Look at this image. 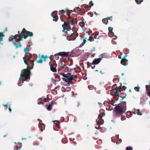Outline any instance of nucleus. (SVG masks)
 <instances>
[{
	"label": "nucleus",
	"instance_id": "nucleus-1",
	"mask_svg": "<svg viewBox=\"0 0 150 150\" xmlns=\"http://www.w3.org/2000/svg\"><path fill=\"white\" fill-rule=\"evenodd\" d=\"M30 70L31 69L27 67L26 69H23V73L21 74V76L22 77L21 80L22 81L24 82L30 78L31 74Z\"/></svg>",
	"mask_w": 150,
	"mask_h": 150
},
{
	"label": "nucleus",
	"instance_id": "nucleus-2",
	"mask_svg": "<svg viewBox=\"0 0 150 150\" xmlns=\"http://www.w3.org/2000/svg\"><path fill=\"white\" fill-rule=\"evenodd\" d=\"M73 19H72L70 16L68 17L66 19V21H64V24L62 25L63 28H66L67 30H69L71 29L70 25H73Z\"/></svg>",
	"mask_w": 150,
	"mask_h": 150
},
{
	"label": "nucleus",
	"instance_id": "nucleus-3",
	"mask_svg": "<svg viewBox=\"0 0 150 150\" xmlns=\"http://www.w3.org/2000/svg\"><path fill=\"white\" fill-rule=\"evenodd\" d=\"M77 76L76 75H72L71 73H67V76L66 78L63 79V80L66 82L69 83L71 84H74L75 82L72 81H74V79L75 78H76Z\"/></svg>",
	"mask_w": 150,
	"mask_h": 150
},
{
	"label": "nucleus",
	"instance_id": "nucleus-4",
	"mask_svg": "<svg viewBox=\"0 0 150 150\" xmlns=\"http://www.w3.org/2000/svg\"><path fill=\"white\" fill-rule=\"evenodd\" d=\"M22 34H23V38L24 39H26L28 36L31 37L33 35V33L32 32L26 30L24 28L23 29L21 32V35Z\"/></svg>",
	"mask_w": 150,
	"mask_h": 150
},
{
	"label": "nucleus",
	"instance_id": "nucleus-5",
	"mask_svg": "<svg viewBox=\"0 0 150 150\" xmlns=\"http://www.w3.org/2000/svg\"><path fill=\"white\" fill-rule=\"evenodd\" d=\"M32 54L30 53H27L26 55H25L24 56L23 58V59L25 65L28 64L27 62H28V61L32 60L30 59L32 58Z\"/></svg>",
	"mask_w": 150,
	"mask_h": 150
},
{
	"label": "nucleus",
	"instance_id": "nucleus-6",
	"mask_svg": "<svg viewBox=\"0 0 150 150\" xmlns=\"http://www.w3.org/2000/svg\"><path fill=\"white\" fill-rule=\"evenodd\" d=\"M53 63L50 65V70L52 72H57L56 67L57 66V64L56 63L55 60L53 61Z\"/></svg>",
	"mask_w": 150,
	"mask_h": 150
},
{
	"label": "nucleus",
	"instance_id": "nucleus-7",
	"mask_svg": "<svg viewBox=\"0 0 150 150\" xmlns=\"http://www.w3.org/2000/svg\"><path fill=\"white\" fill-rule=\"evenodd\" d=\"M69 52H60L54 54V56L55 57L58 56H60L62 57H67L69 56Z\"/></svg>",
	"mask_w": 150,
	"mask_h": 150
},
{
	"label": "nucleus",
	"instance_id": "nucleus-8",
	"mask_svg": "<svg viewBox=\"0 0 150 150\" xmlns=\"http://www.w3.org/2000/svg\"><path fill=\"white\" fill-rule=\"evenodd\" d=\"M35 61L34 59L32 60L27 62V64L26 65L27 66V68H28L29 69H32L34 65V63Z\"/></svg>",
	"mask_w": 150,
	"mask_h": 150
},
{
	"label": "nucleus",
	"instance_id": "nucleus-9",
	"mask_svg": "<svg viewBox=\"0 0 150 150\" xmlns=\"http://www.w3.org/2000/svg\"><path fill=\"white\" fill-rule=\"evenodd\" d=\"M41 58H43V60L44 62L47 61L48 64L50 65L49 63L50 62L51 60L50 57H49L47 55L44 56V55L42 54L41 56Z\"/></svg>",
	"mask_w": 150,
	"mask_h": 150
},
{
	"label": "nucleus",
	"instance_id": "nucleus-10",
	"mask_svg": "<svg viewBox=\"0 0 150 150\" xmlns=\"http://www.w3.org/2000/svg\"><path fill=\"white\" fill-rule=\"evenodd\" d=\"M111 94L114 97L119 96V94L117 91V88H116L115 90H113L111 92Z\"/></svg>",
	"mask_w": 150,
	"mask_h": 150
},
{
	"label": "nucleus",
	"instance_id": "nucleus-11",
	"mask_svg": "<svg viewBox=\"0 0 150 150\" xmlns=\"http://www.w3.org/2000/svg\"><path fill=\"white\" fill-rule=\"evenodd\" d=\"M78 33L77 32H76L74 34V33H71L70 34H69V35L70 36H72L73 38L72 39L73 40H75L76 37L78 35Z\"/></svg>",
	"mask_w": 150,
	"mask_h": 150
},
{
	"label": "nucleus",
	"instance_id": "nucleus-12",
	"mask_svg": "<svg viewBox=\"0 0 150 150\" xmlns=\"http://www.w3.org/2000/svg\"><path fill=\"white\" fill-rule=\"evenodd\" d=\"M46 99L47 98H39V102H38V104H43L44 103L42 102V101L44 100V102H46Z\"/></svg>",
	"mask_w": 150,
	"mask_h": 150
},
{
	"label": "nucleus",
	"instance_id": "nucleus-13",
	"mask_svg": "<svg viewBox=\"0 0 150 150\" xmlns=\"http://www.w3.org/2000/svg\"><path fill=\"white\" fill-rule=\"evenodd\" d=\"M116 110L117 112L120 114L123 111V109L121 107L118 106L116 107Z\"/></svg>",
	"mask_w": 150,
	"mask_h": 150
},
{
	"label": "nucleus",
	"instance_id": "nucleus-14",
	"mask_svg": "<svg viewBox=\"0 0 150 150\" xmlns=\"http://www.w3.org/2000/svg\"><path fill=\"white\" fill-rule=\"evenodd\" d=\"M13 44L15 46L16 49H17L19 47H21L22 46L21 44V42H19L18 44H16L14 43V42L13 41L12 42Z\"/></svg>",
	"mask_w": 150,
	"mask_h": 150
},
{
	"label": "nucleus",
	"instance_id": "nucleus-15",
	"mask_svg": "<svg viewBox=\"0 0 150 150\" xmlns=\"http://www.w3.org/2000/svg\"><path fill=\"white\" fill-rule=\"evenodd\" d=\"M146 90H147L146 93L150 97V87L148 85L146 86Z\"/></svg>",
	"mask_w": 150,
	"mask_h": 150
},
{
	"label": "nucleus",
	"instance_id": "nucleus-16",
	"mask_svg": "<svg viewBox=\"0 0 150 150\" xmlns=\"http://www.w3.org/2000/svg\"><path fill=\"white\" fill-rule=\"evenodd\" d=\"M39 127L40 129V130L43 131L45 128V125L43 123L41 124L40 125L39 124Z\"/></svg>",
	"mask_w": 150,
	"mask_h": 150
},
{
	"label": "nucleus",
	"instance_id": "nucleus-17",
	"mask_svg": "<svg viewBox=\"0 0 150 150\" xmlns=\"http://www.w3.org/2000/svg\"><path fill=\"white\" fill-rule=\"evenodd\" d=\"M128 61V60L125 59H122L121 60V63L124 65H126V62Z\"/></svg>",
	"mask_w": 150,
	"mask_h": 150
},
{
	"label": "nucleus",
	"instance_id": "nucleus-18",
	"mask_svg": "<svg viewBox=\"0 0 150 150\" xmlns=\"http://www.w3.org/2000/svg\"><path fill=\"white\" fill-rule=\"evenodd\" d=\"M89 5H87L86 6L84 5L83 6H84V8H87L88 7H91V6H93V2L92 1H90L89 3Z\"/></svg>",
	"mask_w": 150,
	"mask_h": 150
},
{
	"label": "nucleus",
	"instance_id": "nucleus-19",
	"mask_svg": "<svg viewBox=\"0 0 150 150\" xmlns=\"http://www.w3.org/2000/svg\"><path fill=\"white\" fill-rule=\"evenodd\" d=\"M101 116H99L98 119L96 120V122L98 125H100L102 124V123H101Z\"/></svg>",
	"mask_w": 150,
	"mask_h": 150
},
{
	"label": "nucleus",
	"instance_id": "nucleus-20",
	"mask_svg": "<svg viewBox=\"0 0 150 150\" xmlns=\"http://www.w3.org/2000/svg\"><path fill=\"white\" fill-rule=\"evenodd\" d=\"M101 59L100 58H99L94 59V64H98L100 62Z\"/></svg>",
	"mask_w": 150,
	"mask_h": 150
},
{
	"label": "nucleus",
	"instance_id": "nucleus-21",
	"mask_svg": "<svg viewBox=\"0 0 150 150\" xmlns=\"http://www.w3.org/2000/svg\"><path fill=\"white\" fill-rule=\"evenodd\" d=\"M21 33L19 34H16L14 36H12L14 38V39L17 38V37H18V38L20 37H22L23 36V34H22V35H21Z\"/></svg>",
	"mask_w": 150,
	"mask_h": 150
},
{
	"label": "nucleus",
	"instance_id": "nucleus-22",
	"mask_svg": "<svg viewBox=\"0 0 150 150\" xmlns=\"http://www.w3.org/2000/svg\"><path fill=\"white\" fill-rule=\"evenodd\" d=\"M88 67H91L92 69H94L93 67L91 66L92 64L94 65V60L93 61L92 63H90L89 62H88L87 63Z\"/></svg>",
	"mask_w": 150,
	"mask_h": 150
},
{
	"label": "nucleus",
	"instance_id": "nucleus-23",
	"mask_svg": "<svg viewBox=\"0 0 150 150\" xmlns=\"http://www.w3.org/2000/svg\"><path fill=\"white\" fill-rule=\"evenodd\" d=\"M53 105V102H52L51 103L49 104L47 107V109L49 110L50 111L51 110V108L52 107V105Z\"/></svg>",
	"mask_w": 150,
	"mask_h": 150
},
{
	"label": "nucleus",
	"instance_id": "nucleus-24",
	"mask_svg": "<svg viewBox=\"0 0 150 150\" xmlns=\"http://www.w3.org/2000/svg\"><path fill=\"white\" fill-rule=\"evenodd\" d=\"M4 36V34L3 32H0V41H2L3 40V38Z\"/></svg>",
	"mask_w": 150,
	"mask_h": 150
},
{
	"label": "nucleus",
	"instance_id": "nucleus-25",
	"mask_svg": "<svg viewBox=\"0 0 150 150\" xmlns=\"http://www.w3.org/2000/svg\"><path fill=\"white\" fill-rule=\"evenodd\" d=\"M23 36L22 37H20L18 38H16L15 42H20L21 41H22L23 40Z\"/></svg>",
	"mask_w": 150,
	"mask_h": 150
},
{
	"label": "nucleus",
	"instance_id": "nucleus-26",
	"mask_svg": "<svg viewBox=\"0 0 150 150\" xmlns=\"http://www.w3.org/2000/svg\"><path fill=\"white\" fill-rule=\"evenodd\" d=\"M137 112V113L138 115H142V113H141V111H140L139 109H137L136 111Z\"/></svg>",
	"mask_w": 150,
	"mask_h": 150
},
{
	"label": "nucleus",
	"instance_id": "nucleus-27",
	"mask_svg": "<svg viewBox=\"0 0 150 150\" xmlns=\"http://www.w3.org/2000/svg\"><path fill=\"white\" fill-rule=\"evenodd\" d=\"M93 34H92V36H90L89 39H88V41H90L91 42L93 41L94 40L93 38V37L92 36V35H93Z\"/></svg>",
	"mask_w": 150,
	"mask_h": 150
},
{
	"label": "nucleus",
	"instance_id": "nucleus-28",
	"mask_svg": "<svg viewBox=\"0 0 150 150\" xmlns=\"http://www.w3.org/2000/svg\"><path fill=\"white\" fill-rule=\"evenodd\" d=\"M57 11H54L53 13H52L51 14V16H52H52H57Z\"/></svg>",
	"mask_w": 150,
	"mask_h": 150
},
{
	"label": "nucleus",
	"instance_id": "nucleus-29",
	"mask_svg": "<svg viewBox=\"0 0 150 150\" xmlns=\"http://www.w3.org/2000/svg\"><path fill=\"white\" fill-rule=\"evenodd\" d=\"M88 88L90 90H92L94 88V86L92 85H88Z\"/></svg>",
	"mask_w": 150,
	"mask_h": 150
},
{
	"label": "nucleus",
	"instance_id": "nucleus-30",
	"mask_svg": "<svg viewBox=\"0 0 150 150\" xmlns=\"http://www.w3.org/2000/svg\"><path fill=\"white\" fill-rule=\"evenodd\" d=\"M53 18L54 19V20H53V21H57V19H58V16H57H57H52Z\"/></svg>",
	"mask_w": 150,
	"mask_h": 150
},
{
	"label": "nucleus",
	"instance_id": "nucleus-31",
	"mask_svg": "<svg viewBox=\"0 0 150 150\" xmlns=\"http://www.w3.org/2000/svg\"><path fill=\"white\" fill-rule=\"evenodd\" d=\"M102 21L105 23L106 25L108 23V21L107 20L106 18H104L103 19Z\"/></svg>",
	"mask_w": 150,
	"mask_h": 150
},
{
	"label": "nucleus",
	"instance_id": "nucleus-32",
	"mask_svg": "<svg viewBox=\"0 0 150 150\" xmlns=\"http://www.w3.org/2000/svg\"><path fill=\"white\" fill-rule=\"evenodd\" d=\"M63 16V15H60V19L63 22H64V21H65L64 20V18Z\"/></svg>",
	"mask_w": 150,
	"mask_h": 150
},
{
	"label": "nucleus",
	"instance_id": "nucleus-33",
	"mask_svg": "<svg viewBox=\"0 0 150 150\" xmlns=\"http://www.w3.org/2000/svg\"><path fill=\"white\" fill-rule=\"evenodd\" d=\"M87 38L86 37H85L83 39V42L82 43L81 45H83L86 42V40L87 39Z\"/></svg>",
	"mask_w": 150,
	"mask_h": 150
},
{
	"label": "nucleus",
	"instance_id": "nucleus-34",
	"mask_svg": "<svg viewBox=\"0 0 150 150\" xmlns=\"http://www.w3.org/2000/svg\"><path fill=\"white\" fill-rule=\"evenodd\" d=\"M66 28H64V29L62 30V32H64L65 33L68 34V31L66 29Z\"/></svg>",
	"mask_w": 150,
	"mask_h": 150
},
{
	"label": "nucleus",
	"instance_id": "nucleus-35",
	"mask_svg": "<svg viewBox=\"0 0 150 150\" xmlns=\"http://www.w3.org/2000/svg\"><path fill=\"white\" fill-rule=\"evenodd\" d=\"M36 61L38 63H42L43 62V60L42 59V58H41V59H40L39 60H36Z\"/></svg>",
	"mask_w": 150,
	"mask_h": 150
},
{
	"label": "nucleus",
	"instance_id": "nucleus-36",
	"mask_svg": "<svg viewBox=\"0 0 150 150\" xmlns=\"http://www.w3.org/2000/svg\"><path fill=\"white\" fill-rule=\"evenodd\" d=\"M79 25H80L82 27H83L84 26V22L82 21L81 22H80L79 23Z\"/></svg>",
	"mask_w": 150,
	"mask_h": 150
},
{
	"label": "nucleus",
	"instance_id": "nucleus-37",
	"mask_svg": "<svg viewBox=\"0 0 150 150\" xmlns=\"http://www.w3.org/2000/svg\"><path fill=\"white\" fill-rule=\"evenodd\" d=\"M139 88L140 87L139 86L136 87L134 88L135 90L137 91H139Z\"/></svg>",
	"mask_w": 150,
	"mask_h": 150
},
{
	"label": "nucleus",
	"instance_id": "nucleus-38",
	"mask_svg": "<svg viewBox=\"0 0 150 150\" xmlns=\"http://www.w3.org/2000/svg\"><path fill=\"white\" fill-rule=\"evenodd\" d=\"M88 55L90 57H94V54L90 52L88 53Z\"/></svg>",
	"mask_w": 150,
	"mask_h": 150
},
{
	"label": "nucleus",
	"instance_id": "nucleus-39",
	"mask_svg": "<svg viewBox=\"0 0 150 150\" xmlns=\"http://www.w3.org/2000/svg\"><path fill=\"white\" fill-rule=\"evenodd\" d=\"M113 30V28L111 27H109L108 28V30L109 32L112 33V30Z\"/></svg>",
	"mask_w": 150,
	"mask_h": 150
},
{
	"label": "nucleus",
	"instance_id": "nucleus-40",
	"mask_svg": "<svg viewBox=\"0 0 150 150\" xmlns=\"http://www.w3.org/2000/svg\"><path fill=\"white\" fill-rule=\"evenodd\" d=\"M13 39H14V38H13V37H11L10 38H9L8 39V41L10 42V41H12Z\"/></svg>",
	"mask_w": 150,
	"mask_h": 150
},
{
	"label": "nucleus",
	"instance_id": "nucleus-41",
	"mask_svg": "<svg viewBox=\"0 0 150 150\" xmlns=\"http://www.w3.org/2000/svg\"><path fill=\"white\" fill-rule=\"evenodd\" d=\"M62 75L63 77H64L66 78L67 76V73L66 74H65L64 73H63L62 74Z\"/></svg>",
	"mask_w": 150,
	"mask_h": 150
},
{
	"label": "nucleus",
	"instance_id": "nucleus-42",
	"mask_svg": "<svg viewBox=\"0 0 150 150\" xmlns=\"http://www.w3.org/2000/svg\"><path fill=\"white\" fill-rule=\"evenodd\" d=\"M30 51L29 50H28L27 48H25L24 49V51L25 53H27Z\"/></svg>",
	"mask_w": 150,
	"mask_h": 150
},
{
	"label": "nucleus",
	"instance_id": "nucleus-43",
	"mask_svg": "<svg viewBox=\"0 0 150 150\" xmlns=\"http://www.w3.org/2000/svg\"><path fill=\"white\" fill-rule=\"evenodd\" d=\"M64 13H65L64 11L63 10H62L61 11V15H64Z\"/></svg>",
	"mask_w": 150,
	"mask_h": 150
},
{
	"label": "nucleus",
	"instance_id": "nucleus-44",
	"mask_svg": "<svg viewBox=\"0 0 150 150\" xmlns=\"http://www.w3.org/2000/svg\"><path fill=\"white\" fill-rule=\"evenodd\" d=\"M132 147H127L126 148V150H132Z\"/></svg>",
	"mask_w": 150,
	"mask_h": 150
},
{
	"label": "nucleus",
	"instance_id": "nucleus-45",
	"mask_svg": "<svg viewBox=\"0 0 150 150\" xmlns=\"http://www.w3.org/2000/svg\"><path fill=\"white\" fill-rule=\"evenodd\" d=\"M10 105H11V104L10 105L9 107H8V110H9V111L10 112H11V107H10Z\"/></svg>",
	"mask_w": 150,
	"mask_h": 150
},
{
	"label": "nucleus",
	"instance_id": "nucleus-46",
	"mask_svg": "<svg viewBox=\"0 0 150 150\" xmlns=\"http://www.w3.org/2000/svg\"><path fill=\"white\" fill-rule=\"evenodd\" d=\"M88 14H90L91 15V16L92 17L93 16V13L92 12H88Z\"/></svg>",
	"mask_w": 150,
	"mask_h": 150
},
{
	"label": "nucleus",
	"instance_id": "nucleus-47",
	"mask_svg": "<svg viewBox=\"0 0 150 150\" xmlns=\"http://www.w3.org/2000/svg\"><path fill=\"white\" fill-rule=\"evenodd\" d=\"M135 1L137 4H140V3L139 2V1L138 0H135Z\"/></svg>",
	"mask_w": 150,
	"mask_h": 150
},
{
	"label": "nucleus",
	"instance_id": "nucleus-48",
	"mask_svg": "<svg viewBox=\"0 0 150 150\" xmlns=\"http://www.w3.org/2000/svg\"><path fill=\"white\" fill-rule=\"evenodd\" d=\"M7 135V133H6L4 134H3V136L4 137H6Z\"/></svg>",
	"mask_w": 150,
	"mask_h": 150
},
{
	"label": "nucleus",
	"instance_id": "nucleus-49",
	"mask_svg": "<svg viewBox=\"0 0 150 150\" xmlns=\"http://www.w3.org/2000/svg\"><path fill=\"white\" fill-rule=\"evenodd\" d=\"M66 14L67 15V16H68V17L70 16V13H69V12H66Z\"/></svg>",
	"mask_w": 150,
	"mask_h": 150
},
{
	"label": "nucleus",
	"instance_id": "nucleus-50",
	"mask_svg": "<svg viewBox=\"0 0 150 150\" xmlns=\"http://www.w3.org/2000/svg\"><path fill=\"white\" fill-rule=\"evenodd\" d=\"M126 96V95L125 96H124V97H122V96H119L121 98H122V100H123V99L124 98H125V96Z\"/></svg>",
	"mask_w": 150,
	"mask_h": 150
},
{
	"label": "nucleus",
	"instance_id": "nucleus-51",
	"mask_svg": "<svg viewBox=\"0 0 150 150\" xmlns=\"http://www.w3.org/2000/svg\"><path fill=\"white\" fill-rule=\"evenodd\" d=\"M106 54L105 53H103V54H101L100 55V56H104L103 57H105V55Z\"/></svg>",
	"mask_w": 150,
	"mask_h": 150
},
{
	"label": "nucleus",
	"instance_id": "nucleus-52",
	"mask_svg": "<svg viewBox=\"0 0 150 150\" xmlns=\"http://www.w3.org/2000/svg\"><path fill=\"white\" fill-rule=\"evenodd\" d=\"M63 16V17H64V19H65L67 18V17H66V16L65 15H64Z\"/></svg>",
	"mask_w": 150,
	"mask_h": 150
},
{
	"label": "nucleus",
	"instance_id": "nucleus-53",
	"mask_svg": "<svg viewBox=\"0 0 150 150\" xmlns=\"http://www.w3.org/2000/svg\"><path fill=\"white\" fill-rule=\"evenodd\" d=\"M3 105L5 107H8V105L7 104H3Z\"/></svg>",
	"mask_w": 150,
	"mask_h": 150
},
{
	"label": "nucleus",
	"instance_id": "nucleus-54",
	"mask_svg": "<svg viewBox=\"0 0 150 150\" xmlns=\"http://www.w3.org/2000/svg\"><path fill=\"white\" fill-rule=\"evenodd\" d=\"M81 6H80V7H76V9H81Z\"/></svg>",
	"mask_w": 150,
	"mask_h": 150
},
{
	"label": "nucleus",
	"instance_id": "nucleus-55",
	"mask_svg": "<svg viewBox=\"0 0 150 150\" xmlns=\"http://www.w3.org/2000/svg\"><path fill=\"white\" fill-rule=\"evenodd\" d=\"M107 19V21H108V20H110V17H108L107 18H106Z\"/></svg>",
	"mask_w": 150,
	"mask_h": 150
},
{
	"label": "nucleus",
	"instance_id": "nucleus-56",
	"mask_svg": "<svg viewBox=\"0 0 150 150\" xmlns=\"http://www.w3.org/2000/svg\"><path fill=\"white\" fill-rule=\"evenodd\" d=\"M143 0H139V2H140V3L142 2H143Z\"/></svg>",
	"mask_w": 150,
	"mask_h": 150
},
{
	"label": "nucleus",
	"instance_id": "nucleus-57",
	"mask_svg": "<svg viewBox=\"0 0 150 150\" xmlns=\"http://www.w3.org/2000/svg\"><path fill=\"white\" fill-rule=\"evenodd\" d=\"M21 147H20L19 148H18V147H16V148H17V149L19 150L21 148Z\"/></svg>",
	"mask_w": 150,
	"mask_h": 150
},
{
	"label": "nucleus",
	"instance_id": "nucleus-58",
	"mask_svg": "<svg viewBox=\"0 0 150 150\" xmlns=\"http://www.w3.org/2000/svg\"><path fill=\"white\" fill-rule=\"evenodd\" d=\"M66 139H63L62 140V142H63L64 140H66Z\"/></svg>",
	"mask_w": 150,
	"mask_h": 150
},
{
	"label": "nucleus",
	"instance_id": "nucleus-59",
	"mask_svg": "<svg viewBox=\"0 0 150 150\" xmlns=\"http://www.w3.org/2000/svg\"><path fill=\"white\" fill-rule=\"evenodd\" d=\"M127 56V54H126V55L124 57V58H125L126 57V56Z\"/></svg>",
	"mask_w": 150,
	"mask_h": 150
},
{
	"label": "nucleus",
	"instance_id": "nucleus-60",
	"mask_svg": "<svg viewBox=\"0 0 150 150\" xmlns=\"http://www.w3.org/2000/svg\"><path fill=\"white\" fill-rule=\"evenodd\" d=\"M90 33H91L92 32V31L91 30L89 31Z\"/></svg>",
	"mask_w": 150,
	"mask_h": 150
},
{
	"label": "nucleus",
	"instance_id": "nucleus-61",
	"mask_svg": "<svg viewBox=\"0 0 150 150\" xmlns=\"http://www.w3.org/2000/svg\"><path fill=\"white\" fill-rule=\"evenodd\" d=\"M5 30H6V31H7V28H6V29H5Z\"/></svg>",
	"mask_w": 150,
	"mask_h": 150
},
{
	"label": "nucleus",
	"instance_id": "nucleus-62",
	"mask_svg": "<svg viewBox=\"0 0 150 150\" xmlns=\"http://www.w3.org/2000/svg\"><path fill=\"white\" fill-rule=\"evenodd\" d=\"M124 75V74H123V73H122V75Z\"/></svg>",
	"mask_w": 150,
	"mask_h": 150
},
{
	"label": "nucleus",
	"instance_id": "nucleus-63",
	"mask_svg": "<svg viewBox=\"0 0 150 150\" xmlns=\"http://www.w3.org/2000/svg\"><path fill=\"white\" fill-rule=\"evenodd\" d=\"M77 105H78L79 102H77Z\"/></svg>",
	"mask_w": 150,
	"mask_h": 150
},
{
	"label": "nucleus",
	"instance_id": "nucleus-64",
	"mask_svg": "<svg viewBox=\"0 0 150 150\" xmlns=\"http://www.w3.org/2000/svg\"><path fill=\"white\" fill-rule=\"evenodd\" d=\"M59 57H57V59H59Z\"/></svg>",
	"mask_w": 150,
	"mask_h": 150
}]
</instances>
